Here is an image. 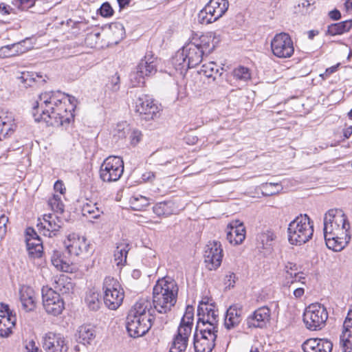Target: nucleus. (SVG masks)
<instances>
[{
    "label": "nucleus",
    "mask_w": 352,
    "mask_h": 352,
    "mask_svg": "<svg viewBox=\"0 0 352 352\" xmlns=\"http://www.w3.org/2000/svg\"><path fill=\"white\" fill-rule=\"evenodd\" d=\"M213 40L212 34L200 36L193 34L190 41L173 57L172 63L175 69L183 74L188 69L198 65L204 56L209 55L214 50L215 45Z\"/></svg>",
    "instance_id": "f257e3e1"
},
{
    "label": "nucleus",
    "mask_w": 352,
    "mask_h": 352,
    "mask_svg": "<svg viewBox=\"0 0 352 352\" xmlns=\"http://www.w3.org/2000/svg\"><path fill=\"white\" fill-rule=\"evenodd\" d=\"M151 308L148 300L140 299L130 309L126 317V327L131 337H141L151 329L153 319Z\"/></svg>",
    "instance_id": "f03ea898"
},
{
    "label": "nucleus",
    "mask_w": 352,
    "mask_h": 352,
    "mask_svg": "<svg viewBox=\"0 0 352 352\" xmlns=\"http://www.w3.org/2000/svg\"><path fill=\"white\" fill-rule=\"evenodd\" d=\"M178 290L177 283L170 278L159 280L153 287L154 309L160 314L170 311L177 302Z\"/></svg>",
    "instance_id": "7ed1b4c3"
},
{
    "label": "nucleus",
    "mask_w": 352,
    "mask_h": 352,
    "mask_svg": "<svg viewBox=\"0 0 352 352\" xmlns=\"http://www.w3.org/2000/svg\"><path fill=\"white\" fill-rule=\"evenodd\" d=\"M67 99V96L60 91H45L41 93L35 101L32 108V115L36 122L47 120L54 111L61 100Z\"/></svg>",
    "instance_id": "20e7f679"
},
{
    "label": "nucleus",
    "mask_w": 352,
    "mask_h": 352,
    "mask_svg": "<svg viewBox=\"0 0 352 352\" xmlns=\"http://www.w3.org/2000/svg\"><path fill=\"white\" fill-rule=\"evenodd\" d=\"M287 234L292 245H300L312 238L314 223L308 215L300 214L289 223Z\"/></svg>",
    "instance_id": "39448f33"
},
{
    "label": "nucleus",
    "mask_w": 352,
    "mask_h": 352,
    "mask_svg": "<svg viewBox=\"0 0 352 352\" xmlns=\"http://www.w3.org/2000/svg\"><path fill=\"white\" fill-rule=\"evenodd\" d=\"M67 96V99L61 100L58 103L54 111L50 114L47 120V125L54 126H67L74 120V115L73 111L76 107V99L73 96Z\"/></svg>",
    "instance_id": "423d86ee"
},
{
    "label": "nucleus",
    "mask_w": 352,
    "mask_h": 352,
    "mask_svg": "<svg viewBox=\"0 0 352 352\" xmlns=\"http://www.w3.org/2000/svg\"><path fill=\"white\" fill-rule=\"evenodd\" d=\"M349 223L342 210L331 209L324 217V237L327 236L340 234L347 237Z\"/></svg>",
    "instance_id": "0eeeda50"
},
{
    "label": "nucleus",
    "mask_w": 352,
    "mask_h": 352,
    "mask_svg": "<svg viewBox=\"0 0 352 352\" xmlns=\"http://www.w3.org/2000/svg\"><path fill=\"white\" fill-rule=\"evenodd\" d=\"M328 318L326 307L319 303L311 304L303 314V322L306 327L311 331L322 329Z\"/></svg>",
    "instance_id": "6e6552de"
},
{
    "label": "nucleus",
    "mask_w": 352,
    "mask_h": 352,
    "mask_svg": "<svg viewBox=\"0 0 352 352\" xmlns=\"http://www.w3.org/2000/svg\"><path fill=\"white\" fill-rule=\"evenodd\" d=\"M104 302L110 309L115 310L122 304L124 299V291L117 280L112 277H106L103 283Z\"/></svg>",
    "instance_id": "1a4fd4ad"
},
{
    "label": "nucleus",
    "mask_w": 352,
    "mask_h": 352,
    "mask_svg": "<svg viewBox=\"0 0 352 352\" xmlns=\"http://www.w3.org/2000/svg\"><path fill=\"white\" fill-rule=\"evenodd\" d=\"M124 173V162L120 157L109 156L100 168V178L104 182H113L120 179Z\"/></svg>",
    "instance_id": "9d476101"
},
{
    "label": "nucleus",
    "mask_w": 352,
    "mask_h": 352,
    "mask_svg": "<svg viewBox=\"0 0 352 352\" xmlns=\"http://www.w3.org/2000/svg\"><path fill=\"white\" fill-rule=\"evenodd\" d=\"M41 293L43 305L46 312L53 316L60 314L65 309V302L60 294L56 293L48 286H43Z\"/></svg>",
    "instance_id": "9b49d317"
},
{
    "label": "nucleus",
    "mask_w": 352,
    "mask_h": 352,
    "mask_svg": "<svg viewBox=\"0 0 352 352\" xmlns=\"http://www.w3.org/2000/svg\"><path fill=\"white\" fill-rule=\"evenodd\" d=\"M271 48L273 54L280 58H289L294 52L290 36L284 32L276 34L271 41Z\"/></svg>",
    "instance_id": "f8f14e48"
},
{
    "label": "nucleus",
    "mask_w": 352,
    "mask_h": 352,
    "mask_svg": "<svg viewBox=\"0 0 352 352\" xmlns=\"http://www.w3.org/2000/svg\"><path fill=\"white\" fill-rule=\"evenodd\" d=\"M160 110V106L148 95L142 94L136 100L135 111L146 120L159 117Z\"/></svg>",
    "instance_id": "ddd939ff"
},
{
    "label": "nucleus",
    "mask_w": 352,
    "mask_h": 352,
    "mask_svg": "<svg viewBox=\"0 0 352 352\" xmlns=\"http://www.w3.org/2000/svg\"><path fill=\"white\" fill-rule=\"evenodd\" d=\"M43 348L45 352H67L69 342L60 333L50 331L42 338Z\"/></svg>",
    "instance_id": "4468645a"
},
{
    "label": "nucleus",
    "mask_w": 352,
    "mask_h": 352,
    "mask_svg": "<svg viewBox=\"0 0 352 352\" xmlns=\"http://www.w3.org/2000/svg\"><path fill=\"white\" fill-rule=\"evenodd\" d=\"M204 261L209 270L217 269L221 264L223 250L219 241H209L204 248Z\"/></svg>",
    "instance_id": "2eb2a0df"
},
{
    "label": "nucleus",
    "mask_w": 352,
    "mask_h": 352,
    "mask_svg": "<svg viewBox=\"0 0 352 352\" xmlns=\"http://www.w3.org/2000/svg\"><path fill=\"white\" fill-rule=\"evenodd\" d=\"M65 244L70 255L87 257L89 254L90 244L85 237H80L76 234H69Z\"/></svg>",
    "instance_id": "dca6fc26"
},
{
    "label": "nucleus",
    "mask_w": 352,
    "mask_h": 352,
    "mask_svg": "<svg viewBox=\"0 0 352 352\" xmlns=\"http://www.w3.org/2000/svg\"><path fill=\"white\" fill-rule=\"evenodd\" d=\"M64 225V221L56 214H45L43 221L37 223L41 234L45 236H56Z\"/></svg>",
    "instance_id": "f3484780"
},
{
    "label": "nucleus",
    "mask_w": 352,
    "mask_h": 352,
    "mask_svg": "<svg viewBox=\"0 0 352 352\" xmlns=\"http://www.w3.org/2000/svg\"><path fill=\"white\" fill-rule=\"evenodd\" d=\"M270 309L267 307L257 309L246 319L248 328H264L270 321Z\"/></svg>",
    "instance_id": "a211bd4d"
},
{
    "label": "nucleus",
    "mask_w": 352,
    "mask_h": 352,
    "mask_svg": "<svg viewBox=\"0 0 352 352\" xmlns=\"http://www.w3.org/2000/svg\"><path fill=\"white\" fill-rule=\"evenodd\" d=\"M340 347L342 352H352V312L347 314L340 336Z\"/></svg>",
    "instance_id": "6ab92c4d"
},
{
    "label": "nucleus",
    "mask_w": 352,
    "mask_h": 352,
    "mask_svg": "<svg viewBox=\"0 0 352 352\" xmlns=\"http://www.w3.org/2000/svg\"><path fill=\"white\" fill-rule=\"evenodd\" d=\"M199 328L196 326L193 336V344L195 352H212L215 346L217 336H206L198 334Z\"/></svg>",
    "instance_id": "aec40b11"
},
{
    "label": "nucleus",
    "mask_w": 352,
    "mask_h": 352,
    "mask_svg": "<svg viewBox=\"0 0 352 352\" xmlns=\"http://www.w3.org/2000/svg\"><path fill=\"white\" fill-rule=\"evenodd\" d=\"M245 237V229L239 220L233 221L227 228V240L232 245L241 243Z\"/></svg>",
    "instance_id": "412c9836"
},
{
    "label": "nucleus",
    "mask_w": 352,
    "mask_h": 352,
    "mask_svg": "<svg viewBox=\"0 0 352 352\" xmlns=\"http://www.w3.org/2000/svg\"><path fill=\"white\" fill-rule=\"evenodd\" d=\"M305 352H331L333 344L327 339L310 338L302 345Z\"/></svg>",
    "instance_id": "4be33fe9"
},
{
    "label": "nucleus",
    "mask_w": 352,
    "mask_h": 352,
    "mask_svg": "<svg viewBox=\"0 0 352 352\" xmlns=\"http://www.w3.org/2000/svg\"><path fill=\"white\" fill-rule=\"evenodd\" d=\"M16 127L13 113L2 111L0 113V141L10 136L15 131Z\"/></svg>",
    "instance_id": "5701e85b"
},
{
    "label": "nucleus",
    "mask_w": 352,
    "mask_h": 352,
    "mask_svg": "<svg viewBox=\"0 0 352 352\" xmlns=\"http://www.w3.org/2000/svg\"><path fill=\"white\" fill-rule=\"evenodd\" d=\"M96 336V331L95 327L91 324L80 326L75 334L76 342L84 346L92 344Z\"/></svg>",
    "instance_id": "b1692460"
},
{
    "label": "nucleus",
    "mask_w": 352,
    "mask_h": 352,
    "mask_svg": "<svg viewBox=\"0 0 352 352\" xmlns=\"http://www.w3.org/2000/svg\"><path fill=\"white\" fill-rule=\"evenodd\" d=\"M242 307L239 305H231L226 311L224 325L227 329H232L236 327L241 322Z\"/></svg>",
    "instance_id": "393cba45"
},
{
    "label": "nucleus",
    "mask_w": 352,
    "mask_h": 352,
    "mask_svg": "<svg viewBox=\"0 0 352 352\" xmlns=\"http://www.w3.org/2000/svg\"><path fill=\"white\" fill-rule=\"evenodd\" d=\"M157 58L154 57L151 52L146 53L136 67L142 71L147 77L154 75L157 72Z\"/></svg>",
    "instance_id": "a878e982"
},
{
    "label": "nucleus",
    "mask_w": 352,
    "mask_h": 352,
    "mask_svg": "<svg viewBox=\"0 0 352 352\" xmlns=\"http://www.w3.org/2000/svg\"><path fill=\"white\" fill-rule=\"evenodd\" d=\"M20 300L25 311H32L35 308V293L28 286H22L19 290Z\"/></svg>",
    "instance_id": "bb28decb"
},
{
    "label": "nucleus",
    "mask_w": 352,
    "mask_h": 352,
    "mask_svg": "<svg viewBox=\"0 0 352 352\" xmlns=\"http://www.w3.org/2000/svg\"><path fill=\"white\" fill-rule=\"evenodd\" d=\"M349 239L350 236L348 232L346 239V236L340 234L330 235L324 237L327 247L335 252L342 250L349 242Z\"/></svg>",
    "instance_id": "cd10ccee"
},
{
    "label": "nucleus",
    "mask_w": 352,
    "mask_h": 352,
    "mask_svg": "<svg viewBox=\"0 0 352 352\" xmlns=\"http://www.w3.org/2000/svg\"><path fill=\"white\" fill-rule=\"evenodd\" d=\"M52 288L53 291L56 293L63 295L69 294L73 289V284L71 279L66 275H60L59 277L54 280Z\"/></svg>",
    "instance_id": "c85d7f7f"
},
{
    "label": "nucleus",
    "mask_w": 352,
    "mask_h": 352,
    "mask_svg": "<svg viewBox=\"0 0 352 352\" xmlns=\"http://www.w3.org/2000/svg\"><path fill=\"white\" fill-rule=\"evenodd\" d=\"M81 211L84 217L91 219H98L103 214V211L99 208L98 204L89 200H87V202L82 205Z\"/></svg>",
    "instance_id": "c756f323"
},
{
    "label": "nucleus",
    "mask_w": 352,
    "mask_h": 352,
    "mask_svg": "<svg viewBox=\"0 0 352 352\" xmlns=\"http://www.w3.org/2000/svg\"><path fill=\"white\" fill-rule=\"evenodd\" d=\"M16 321V315L10 316H1L0 318V336L2 338L8 337L12 333V328L15 326Z\"/></svg>",
    "instance_id": "7c9ffc66"
},
{
    "label": "nucleus",
    "mask_w": 352,
    "mask_h": 352,
    "mask_svg": "<svg viewBox=\"0 0 352 352\" xmlns=\"http://www.w3.org/2000/svg\"><path fill=\"white\" fill-rule=\"evenodd\" d=\"M129 247V245L126 242H121L117 245L114 252V261L118 266H123L126 263Z\"/></svg>",
    "instance_id": "2f4dec72"
},
{
    "label": "nucleus",
    "mask_w": 352,
    "mask_h": 352,
    "mask_svg": "<svg viewBox=\"0 0 352 352\" xmlns=\"http://www.w3.org/2000/svg\"><path fill=\"white\" fill-rule=\"evenodd\" d=\"M351 28L352 21L346 20L329 25L327 33L331 36L340 35L349 32Z\"/></svg>",
    "instance_id": "473e14b6"
},
{
    "label": "nucleus",
    "mask_w": 352,
    "mask_h": 352,
    "mask_svg": "<svg viewBox=\"0 0 352 352\" xmlns=\"http://www.w3.org/2000/svg\"><path fill=\"white\" fill-rule=\"evenodd\" d=\"M219 19L214 11L207 3L198 14V21L201 24H210Z\"/></svg>",
    "instance_id": "72a5a7b5"
},
{
    "label": "nucleus",
    "mask_w": 352,
    "mask_h": 352,
    "mask_svg": "<svg viewBox=\"0 0 352 352\" xmlns=\"http://www.w3.org/2000/svg\"><path fill=\"white\" fill-rule=\"evenodd\" d=\"M27 248L29 254L34 258H40L43 253V245L41 238L26 239Z\"/></svg>",
    "instance_id": "f704fd0d"
},
{
    "label": "nucleus",
    "mask_w": 352,
    "mask_h": 352,
    "mask_svg": "<svg viewBox=\"0 0 352 352\" xmlns=\"http://www.w3.org/2000/svg\"><path fill=\"white\" fill-rule=\"evenodd\" d=\"M52 265L58 270L67 272L71 267L69 262L64 259L60 252L54 250L51 256Z\"/></svg>",
    "instance_id": "c9c22d12"
},
{
    "label": "nucleus",
    "mask_w": 352,
    "mask_h": 352,
    "mask_svg": "<svg viewBox=\"0 0 352 352\" xmlns=\"http://www.w3.org/2000/svg\"><path fill=\"white\" fill-rule=\"evenodd\" d=\"M232 75L236 81L241 83L248 82L252 76L250 69L244 66H239L234 69Z\"/></svg>",
    "instance_id": "e433bc0d"
},
{
    "label": "nucleus",
    "mask_w": 352,
    "mask_h": 352,
    "mask_svg": "<svg viewBox=\"0 0 352 352\" xmlns=\"http://www.w3.org/2000/svg\"><path fill=\"white\" fill-rule=\"evenodd\" d=\"M219 69H222V68H220L215 63L209 62L201 66L199 73L204 75L206 78H212V80H214L217 75H221Z\"/></svg>",
    "instance_id": "4c0bfd02"
},
{
    "label": "nucleus",
    "mask_w": 352,
    "mask_h": 352,
    "mask_svg": "<svg viewBox=\"0 0 352 352\" xmlns=\"http://www.w3.org/2000/svg\"><path fill=\"white\" fill-rule=\"evenodd\" d=\"M208 3L219 19L226 13L229 6L228 0H210Z\"/></svg>",
    "instance_id": "58836bf2"
},
{
    "label": "nucleus",
    "mask_w": 352,
    "mask_h": 352,
    "mask_svg": "<svg viewBox=\"0 0 352 352\" xmlns=\"http://www.w3.org/2000/svg\"><path fill=\"white\" fill-rule=\"evenodd\" d=\"M100 294L94 291H89L85 297V302L89 308L92 311H97L100 306Z\"/></svg>",
    "instance_id": "ea45409f"
},
{
    "label": "nucleus",
    "mask_w": 352,
    "mask_h": 352,
    "mask_svg": "<svg viewBox=\"0 0 352 352\" xmlns=\"http://www.w3.org/2000/svg\"><path fill=\"white\" fill-rule=\"evenodd\" d=\"M218 324L210 322H200V327H199L198 334L210 336H217Z\"/></svg>",
    "instance_id": "a19ab883"
},
{
    "label": "nucleus",
    "mask_w": 352,
    "mask_h": 352,
    "mask_svg": "<svg viewBox=\"0 0 352 352\" xmlns=\"http://www.w3.org/2000/svg\"><path fill=\"white\" fill-rule=\"evenodd\" d=\"M130 204L134 210L140 211L149 205V201L147 197L138 195L131 197Z\"/></svg>",
    "instance_id": "79ce46f5"
},
{
    "label": "nucleus",
    "mask_w": 352,
    "mask_h": 352,
    "mask_svg": "<svg viewBox=\"0 0 352 352\" xmlns=\"http://www.w3.org/2000/svg\"><path fill=\"white\" fill-rule=\"evenodd\" d=\"M173 203L171 201H162L156 204L153 208V212L157 216H168L172 213L171 206Z\"/></svg>",
    "instance_id": "37998d69"
},
{
    "label": "nucleus",
    "mask_w": 352,
    "mask_h": 352,
    "mask_svg": "<svg viewBox=\"0 0 352 352\" xmlns=\"http://www.w3.org/2000/svg\"><path fill=\"white\" fill-rule=\"evenodd\" d=\"M188 340L175 336L169 352H186Z\"/></svg>",
    "instance_id": "c03bdc74"
},
{
    "label": "nucleus",
    "mask_w": 352,
    "mask_h": 352,
    "mask_svg": "<svg viewBox=\"0 0 352 352\" xmlns=\"http://www.w3.org/2000/svg\"><path fill=\"white\" fill-rule=\"evenodd\" d=\"M48 205L56 213L62 214L64 211V204L60 195H54L48 200Z\"/></svg>",
    "instance_id": "a18cd8bd"
},
{
    "label": "nucleus",
    "mask_w": 352,
    "mask_h": 352,
    "mask_svg": "<svg viewBox=\"0 0 352 352\" xmlns=\"http://www.w3.org/2000/svg\"><path fill=\"white\" fill-rule=\"evenodd\" d=\"M147 77L144 74L142 71L138 69L136 67V70L132 72L130 74V82L133 87H140L144 85L145 78Z\"/></svg>",
    "instance_id": "49530a36"
},
{
    "label": "nucleus",
    "mask_w": 352,
    "mask_h": 352,
    "mask_svg": "<svg viewBox=\"0 0 352 352\" xmlns=\"http://www.w3.org/2000/svg\"><path fill=\"white\" fill-rule=\"evenodd\" d=\"M276 239V234L272 230H266L260 234L258 240L263 245V248H268Z\"/></svg>",
    "instance_id": "de8ad7c7"
},
{
    "label": "nucleus",
    "mask_w": 352,
    "mask_h": 352,
    "mask_svg": "<svg viewBox=\"0 0 352 352\" xmlns=\"http://www.w3.org/2000/svg\"><path fill=\"white\" fill-rule=\"evenodd\" d=\"M192 324L186 323L185 318H182L176 336L188 340L192 332Z\"/></svg>",
    "instance_id": "09e8293b"
},
{
    "label": "nucleus",
    "mask_w": 352,
    "mask_h": 352,
    "mask_svg": "<svg viewBox=\"0 0 352 352\" xmlns=\"http://www.w3.org/2000/svg\"><path fill=\"white\" fill-rule=\"evenodd\" d=\"M218 317L217 311L214 309V305H213L212 308L209 309L208 315L204 314L201 318H198L197 326L198 328L200 327V322L204 323L210 322L218 324Z\"/></svg>",
    "instance_id": "8fccbe9b"
},
{
    "label": "nucleus",
    "mask_w": 352,
    "mask_h": 352,
    "mask_svg": "<svg viewBox=\"0 0 352 352\" xmlns=\"http://www.w3.org/2000/svg\"><path fill=\"white\" fill-rule=\"evenodd\" d=\"M263 193L265 195L270 196L278 193L280 190V186L277 183H266L263 185Z\"/></svg>",
    "instance_id": "3c124183"
},
{
    "label": "nucleus",
    "mask_w": 352,
    "mask_h": 352,
    "mask_svg": "<svg viewBox=\"0 0 352 352\" xmlns=\"http://www.w3.org/2000/svg\"><path fill=\"white\" fill-rule=\"evenodd\" d=\"M143 134L138 129H132L129 135L130 144L133 146L138 145L142 140Z\"/></svg>",
    "instance_id": "603ef678"
},
{
    "label": "nucleus",
    "mask_w": 352,
    "mask_h": 352,
    "mask_svg": "<svg viewBox=\"0 0 352 352\" xmlns=\"http://www.w3.org/2000/svg\"><path fill=\"white\" fill-rule=\"evenodd\" d=\"M213 305V304H209L208 301L202 300L197 307L198 318H201L204 314L208 315L209 313V309L212 308Z\"/></svg>",
    "instance_id": "864d4df0"
},
{
    "label": "nucleus",
    "mask_w": 352,
    "mask_h": 352,
    "mask_svg": "<svg viewBox=\"0 0 352 352\" xmlns=\"http://www.w3.org/2000/svg\"><path fill=\"white\" fill-rule=\"evenodd\" d=\"M21 82L24 85L25 87L32 86V83L34 82V74L29 72H23L19 77Z\"/></svg>",
    "instance_id": "5fc2aeb1"
},
{
    "label": "nucleus",
    "mask_w": 352,
    "mask_h": 352,
    "mask_svg": "<svg viewBox=\"0 0 352 352\" xmlns=\"http://www.w3.org/2000/svg\"><path fill=\"white\" fill-rule=\"evenodd\" d=\"M25 43V40H23L20 42L11 44L14 56H18L19 54H22L26 52L29 50L28 47H26L23 45V44Z\"/></svg>",
    "instance_id": "6e6d98bb"
},
{
    "label": "nucleus",
    "mask_w": 352,
    "mask_h": 352,
    "mask_svg": "<svg viewBox=\"0 0 352 352\" xmlns=\"http://www.w3.org/2000/svg\"><path fill=\"white\" fill-rule=\"evenodd\" d=\"M100 14L104 17L111 16L113 14V10L108 2L102 4L98 10Z\"/></svg>",
    "instance_id": "4d7b16f0"
},
{
    "label": "nucleus",
    "mask_w": 352,
    "mask_h": 352,
    "mask_svg": "<svg viewBox=\"0 0 352 352\" xmlns=\"http://www.w3.org/2000/svg\"><path fill=\"white\" fill-rule=\"evenodd\" d=\"M110 28L113 31L114 34H116L118 37L120 39L123 38L125 36V30L123 25L120 23H112L110 25Z\"/></svg>",
    "instance_id": "13d9d810"
},
{
    "label": "nucleus",
    "mask_w": 352,
    "mask_h": 352,
    "mask_svg": "<svg viewBox=\"0 0 352 352\" xmlns=\"http://www.w3.org/2000/svg\"><path fill=\"white\" fill-rule=\"evenodd\" d=\"M286 279L293 278L294 272H298V268L296 263L288 262L285 267Z\"/></svg>",
    "instance_id": "bf43d9fd"
},
{
    "label": "nucleus",
    "mask_w": 352,
    "mask_h": 352,
    "mask_svg": "<svg viewBox=\"0 0 352 352\" xmlns=\"http://www.w3.org/2000/svg\"><path fill=\"white\" fill-rule=\"evenodd\" d=\"M14 56L12 47L11 45H8L0 47V58H5Z\"/></svg>",
    "instance_id": "052dcab7"
},
{
    "label": "nucleus",
    "mask_w": 352,
    "mask_h": 352,
    "mask_svg": "<svg viewBox=\"0 0 352 352\" xmlns=\"http://www.w3.org/2000/svg\"><path fill=\"white\" fill-rule=\"evenodd\" d=\"M8 222V217L5 214L0 217V239H2L7 231L6 224Z\"/></svg>",
    "instance_id": "680f3d73"
},
{
    "label": "nucleus",
    "mask_w": 352,
    "mask_h": 352,
    "mask_svg": "<svg viewBox=\"0 0 352 352\" xmlns=\"http://www.w3.org/2000/svg\"><path fill=\"white\" fill-rule=\"evenodd\" d=\"M19 9L25 10L34 6L36 0H16Z\"/></svg>",
    "instance_id": "e2e57ef3"
},
{
    "label": "nucleus",
    "mask_w": 352,
    "mask_h": 352,
    "mask_svg": "<svg viewBox=\"0 0 352 352\" xmlns=\"http://www.w3.org/2000/svg\"><path fill=\"white\" fill-rule=\"evenodd\" d=\"M302 279H305L303 273L301 272H294L293 278L287 279V284H294L296 282H301Z\"/></svg>",
    "instance_id": "0e129e2a"
},
{
    "label": "nucleus",
    "mask_w": 352,
    "mask_h": 352,
    "mask_svg": "<svg viewBox=\"0 0 352 352\" xmlns=\"http://www.w3.org/2000/svg\"><path fill=\"white\" fill-rule=\"evenodd\" d=\"M192 309V307L188 306L186 313L182 318H185L186 323L193 324V313Z\"/></svg>",
    "instance_id": "69168bd1"
},
{
    "label": "nucleus",
    "mask_w": 352,
    "mask_h": 352,
    "mask_svg": "<svg viewBox=\"0 0 352 352\" xmlns=\"http://www.w3.org/2000/svg\"><path fill=\"white\" fill-rule=\"evenodd\" d=\"M235 274L233 272H229V274L226 276L225 284L229 287H233L235 283Z\"/></svg>",
    "instance_id": "338daca9"
},
{
    "label": "nucleus",
    "mask_w": 352,
    "mask_h": 352,
    "mask_svg": "<svg viewBox=\"0 0 352 352\" xmlns=\"http://www.w3.org/2000/svg\"><path fill=\"white\" fill-rule=\"evenodd\" d=\"M26 352H38L41 351V349H38L37 346H36V343L34 340L30 341L25 346Z\"/></svg>",
    "instance_id": "774afa93"
}]
</instances>
